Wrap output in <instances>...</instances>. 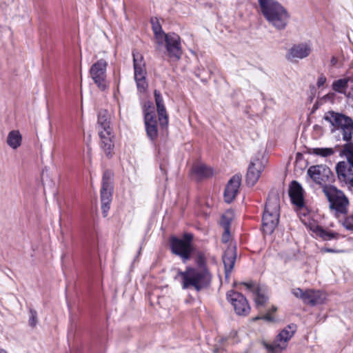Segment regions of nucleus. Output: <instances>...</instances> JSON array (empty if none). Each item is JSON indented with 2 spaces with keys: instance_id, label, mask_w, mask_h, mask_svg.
<instances>
[{
  "instance_id": "obj_1",
  "label": "nucleus",
  "mask_w": 353,
  "mask_h": 353,
  "mask_svg": "<svg viewBox=\"0 0 353 353\" xmlns=\"http://www.w3.org/2000/svg\"><path fill=\"white\" fill-rule=\"evenodd\" d=\"M181 276V287L183 290L191 289L200 292L208 288L212 281V276L205 267H188L178 274Z\"/></svg>"
},
{
  "instance_id": "obj_2",
  "label": "nucleus",
  "mask_w": 353,
  "mask_h": 353,
  "mask_svg": "<svg viewBox=\"0 0 353 353\" xmlns=\"http://www.w3.org/2000/svg\"><path fill=\"white\" fill-rule=\"evenodd\" d=\"M262 14L267 21L277 30L287 26L290 15L279 3L274 0H258Z\"/></svg>"
},
{
  "instance_id": "obj_3",
  "label": "nucleus",
  "mask_w": 353,
  "mask_h": 353,
  "mask_svg": "<svg viewBox=\"0 0 353 353\" xmlns=\"http://www.w3.org/2000/svg\"><path fill=\"white\" fill-rule=\"evenodd\" d=\"M279 211V196L277 194H272L268 196L262 219L263 230L265 234H271L276 228Z\"/></svg>"
},
{
  "instance_id": "obj_4",
  "label": "nucleus",
  "mask_w": 353,
  "mask_h": 353,
  "mask_svg": "<svg viewBox=\"0 0 353 353\" xmlns=\"http://www.w3.org/2000/svg\"><path fill=\"white\" fill-rule=\"evenodd\" d=\"M341 154L347 161H340L336 165V172L340 181L353 188V143L344 145Z\"/></svg>"
},
{
  "instance_id": "obj_5",
  "label": "nucleus",
  "mask_w": 353,
  "mask_h": 353,
  "mask_svg": "<svg viewBox=\"0 0 353 353\" xmlns=\"http://www.w3.org/2000/svg\"><path fill=\"white\" fill-rule=\"evenodd\" d=\"M323 192L330 203V208L334 210L336 214L347 213L349 200L343 192L333 185H325Z\"/></svg>"
},
{
  "instance_id": "obj_6",
  "label": "nucleus",
  "mask_w": 353,
  "mask_h": 353,
  "mask_svg": "<svg viewBox=\"0 0 353 353\" xmlns=\"http://www.w3.org/2000/svg\"><path fill=\"white\" fill-rule=\"evenodd\" d=\"M324 119L334 128L332 131L334 129L341 130L344 141H348L352 139L353 121L351 118L343 114L330 111L325 114Z\"/></svg>"
},
{
  "instance_id": "obj_7",
  "label": "nucleus",
  "mask_w": 353,
  "mask_h": 353,
  "mask_svg": "<svg viewBox=\"0 0 353 353\" xmlns=\"http://www.w3.org/2000/svg\"><path fill=\"white\" fill-rule=\"evenodd\" d=\"M192 239L193 235L189 233L185 234L183 239L171 237L170 243L172 252L180 256L184 262L189 260L192 252Z\"/></svg>"
},
{
  "instance_id": "obj_8",
  "label": "nucleus",
  "mask_w": 353,
  "mask_h": 353,
  "mask_svg": "<svg viewBox=\"0 0 353 353\" xmlns=\"http://www.w3.org/2000/svg\"><path fill=\"white\" fill-rule=\"evenodd\" d=\"M133 65L134 70V79L137 86L140 92H143L148 88L145 79L146 70L143 56L137 51H133Z\"/></svg>"
},
{
  "instance_id": "obj_9",
  "label": "nucleus",
  "mask_w": 353,
  "mask_h": 353,
  "mask_svg": "<svg viewBox=\"0 0 353 353\" xmlns=\"http://www.w3.org/2000/svg\"><path fill=\"white\" fill-rule=\"evenodd\" d=\"M108 63L104 59H99L90 69V74L94 83L101 90L108 88L106 80V68Z\"/></svg>"
},
{
  "instance_id": "obj_10",
  "label": "nucleus",
  "mask_w": 353,
  "mask_h": 353,
  "mask_svg": "<svg viewBox=\"0 0 353 353\" xmlns=\"http://www.w3.org/2000/svg\"><path fill=\"white\" fill-rule=\"evenodd\" d=\"M163 42L170 59L173 61H179L182 55V48L180 37L174 32L166 34L163 37Z\"/></svg>"
},
{
  "instance_id": "obj_11",
  "label": "nucleus",
  "mask_w": 353,
  "mask_h": 353,
  "mask_svg": "<svg viewBox=\"0 0 353 353\" xmlns=\"http://www.w3.org/2000/svg\"><path fill=\"white\" fill-rule=\"evenodd\" d=\"M295 331L296 325L294 324L288 325L278 334L276 340L270 344L265 345L266 348L273 353L281 352L285 348L288 341L292 337Z\"/></svg>"
},
{
  "instance_id": "obj_12",
  "label": "nucleus",
  "mask_w": 353,
  "mask_h": 353,
  "mask_svg": "<svg viewBox=\"0 0 353 353\" xmlns=\"http://www.w3.org/2000/svg\"><path fill=\"white\" fill-rule=\"evenodd\" d=\"M143 112L147 135L151 140H154L158 136V130L154 108L151 102L145 103Z\"/></svg>"
},
{
  "instance_id": "obj_13",
  "label": "nucleus",
  "mask_w": 353,
  "mask_h": 353,
  "mask_svg": "<svg viewBox=\"0 0 353 353\" xmlns=\"http://www.w3.org/2000/svg\"><path fill=\"white\" fill-rule=\"evenodd\" d=\"M292 293L296 298L301 299L305 304L310 305L321 304L325 299V294L319 290H306L303 291L297 288L292 289Z\"/></svg>"
},
{
  "instance_id": "obj_14",
  "label": "nucleus",
  "mask_w": 353,
  "mask_h": 353,
  "mask_svg": "<svg viewBox=\"0 0 353 353\" xmlns=\"http://www.w3.org/2000/svg\"><path fill=\"white\" fill-rule=\"evenodd\" d=\"M312 51V46L310 43L303 42L294 44L288 50L285 58L290 62H297L310 56Z\"/></svg>"
},
{
  "instance_id": "obj_15",
  "label": "nucleus",
  "mask_w": 353,
  "mask_h": 353,
  "mask_svg": "<svg viewBox=\"0 0 353 353\" xmlns=\"http://www.w3.org/2000/svg\"><path fill=\"white\" fill-rule=\"evenodd\" d=\"M227 299L233 305L238 315L245 316L249 314L250 307L246 298L242 294L230 290L227 293Z\"/></svg>"
},
{
  "instance_id": "obj_16",
  "label": "nucleus",
  "mask_w": 353,
  "mask_h": 353,
  "mask_svg": "<svg viewBox=\"0 0 353 353\" xmlns=\"http://www.w3.org/2000/svg\"><path fill=\"white\" fill-rule=\"evenodd\" d=\"M265 168L263 160L256 157L251 160L249 165L247 174L246 183L248 185L253 186L259 179L261 172Z\"/></svg>"
},
{
  "instance_id": "obj_17",
  "label": "nucleus",
  "mask_w": 353,
  "mask_h": 353,
  "mask_svg": "<svg viewBox=\"0 0 353 353\" xmlns=\"http://www.w3.org/2000/svg\"><path fill=\"white\" fill-rule=\"evenodd\" d=\"M307 174L316 183L322 184L328 180L332 172L326 165H318L310 166Z\"/></svg>"
},
{
  "instance_id": "obj_18",
  "label": "nucleus",
  "mask_w": 353,
  "mask_h": 353,
  "mask_svg": "<svg viewBox=\"0 0 353 353\" xmlns=\"http://www.w3.org/2000/svg\"><path fill=\"white\" fill-rule=\"evenodd\" d=\"M241 178L239 175L233 176L228 181L225 191L224 199L227 203H230L235 198L241 185Z\"/></svg>"
},
{
  "instance_id": "obj_19",
  "label": "nucleus",
  "mask_w": 353,
  "mask_h": 353,
  "mask_svg": "<svg viewBox=\"0 0 353 353\" xmlns=\"http://www.w3.org/2000/svg\"><path fill=\"white\" fill-rule=\"evenodd\" d=\"M289 195L292 203L299 208L304 205L303 190L296 181H293L289 188Z\"/></svg>"
},
{
  "instance_id": "obj_20",
  "label": "nucleus",
  "mask_w": 353,
  "mask_h": 353,
  "mask_svg": "<svg viewBox=\"0 0 353 353\" xmlns=\"http://www.w3.org/2000/svg\"><path fill=\"white\" fill-rule=\"evenodd\" d=\"M235 249L236 248L234 246L230 245L223 255V262L225 267L226 278L229 276L234 265L236 260Z\"/></svg>"
},
{
  "instance_id": "obj_21",
  "label": "nucleus",
  "mask_w": 353,
  "mask_h": 353,
  "mask_svg": "<svg viewBox=\"0 0 353 353\" xmlns=\"http://www.w3.org/2000/svg\"><path fill=\"white\" fill-rule=\"evenodd\" d=\"M154 98L160 125L163 127L167 126L168 123V116L163 104V100L161 94L157 90L154 91Z\"/></svg>"
},
{
  "instance_id": "obj_22",
  "label": "nucleus",
  "mask_w": 353,
  "mask_h": 353,
  "mask_svg": "<svg viewBox=\"0 0 353 353\" xmlns=\"http://www.w3.org/2000/svg\"><path fill=\"white\" fill-rule=\"evenodd\" d=\"M111 133L110 128L99 130V134L101 141V146L107 156L110 155L113 148Z\"/></svg>"
},
{
  "instance_id": "obj_23",
  "label": "nucleus",
  "mask_w": 353,
  "mask_h": 353,
  "mask_svg": "<svg viewBox=\"0 0 353 353\" xmlns=\"http://www.w3.org/2000/svg\"><path fill=\"white\" fill-rule=\"evenodd\" d=\"M192 172L197 179L209 177L213 174L212 168L202 163L194 165L192 168Z\"/></svg>"
},
{
  "instance_id": "obj_24",
  "label": "nucleus",
  "mask_w": 353,
  "mask_h": 353,
  "mask_svg": "<svg viewBox=\"0 0 353 353\" xmlns=\"http://www.w3.org/2000/svg\"><path fill=\"white\" fill-rule=\"evenodd\" d=\"M310 229L317 236L321 237L324 241H330L338 236L337 233L325 230L318 225L311 226Z\"/></svg>"
},
{
  "instance_id": "obj_25",
  "label": "nucleus",
  "mask_w": 353,
  "mask_h": 353,
  "mask_svg": "<svg viewBox=\"0 0 353 353\" xmlns=\"http://www.w3.org/2000/svg\"><path fill=\"white\" fill-rule=\"evenodd\" d=\"M349 82H353V77H347L333 81L332 88L338 93L346 94V90Z\"/></svg>"
},
{
  "instance_id": "obj_26",
  "label": "nucleus",
  "mask_w": 353,
  "mask_h": 353,
  "mask_svg": "<svg viewBox=\"0 0 353 353\" xmlns=\"http://www.w3.org/2000/svg\"><path fill=\"white\" fill-rule=\"evenodd\" d=\"M21 142L22 137L19 130H12L8 133L6 143L12 149H17L21 145Z\"/></svg>"
},
{
  "instance_id": "obj_27",
  "label": "nucleus",
  "mask_w": 353,
  "mask_h": 353,
  "mask_svg": "<svg viewBox=\"0 0 353 353\" xmlns=\"http://www.w3.org/2000/svg\"><path fill=\"white\" fill-rule=\"evenodd\" d=\"M234 219V212L232 210L225 211L221 216L220 225L223 229H230V224Z\"/></svg>"
},
{
  "instance_id": "obj_28",
  "label": "nucleus",
  "mask_w": 353,
  "mask_h": 353,
  "mask_svg": "<svg viewBox=\"0 0 353 353\" xmlns=\"http://www.w3.org/2000/svg\"><path fill=\"white\" fill-rule=\"evenodd\" d=\"M152 22V30L154 34V37L157 40V42L159 45H162L163 43V37L166 34L161 28V26L159 25L158 22L154 23Z\"/></svg>"
},
{
  "instance_id": "obj_29",
  "label": "nucleus",
  "mask_w": 353,
  "mask_h": 353,
  "mask_svg": "<svg viewBox=\"0 0 353 353\" xmlns=\"http://www.w3.org/2000/svg\"><path fill=\"white\" fill-rule=\"evenodd\" d=\"M99 130L109 129L110 125L108 121V113L106 111L100 112L98 115Z\"/></svg>"
},
{
  "instance_id": "obj_30",
  "label": "nucleus",
  "mask_w": 353,
  "mask_h": 353,
  "mask_svg": "<svg viewBox=\"0 0 353 353\" xmlns=\"http://www.w3.org/2000/svg\"><path fill=\"white\" fill-rule=\"evenodd\" d=\"M253 294L254 295V301L257 307L263 306L268 299L260 288Z\"/></svg>"
},
{
  "instance_id": "obj_31",
  "label": "nucleus",
  "mask_w": 353,
  "mask_h": 353,
  "mask_svg": "<svg viewBox=\"0 0 353 353\" xmlns=\"http://www.w3.org/2000/svg\"><path fill=\"white\" fill-rule=\"evenodd\" d=\"M312 153L315 155L326 157L332 155L334 153V150L330 148H316L312 149Z\"/></svg>"
},
{
  "instance_id": "obj_32",
  "label": "nucleus",
  "mask_w": 353,
  "mask_h": 353,
  "mask_svg": "<svg viewBox=\"0 0 353 353\" xmlns=\"http://www.w3.org/2000/svg\"><path fill=\"white\" fill-rule=\"evenodd\" d=\"M113 174L109 170L104 172L102 178V187L101 188H113L112 187V179Z\"/></svg>"
},
{
  "instance_id": "obj_33",
  "label": "nucleus",
  "mask_w": 353,
  "mask_h": 353,
  "mask_svg": "<svg viewBox=\"0 0 353 353\" xmlns=\"http://www.w3.org/2000/svg\"><path fill=\"white\" fill-rule=\"evenodd\" d=\"M101 210L103 216H108V212L110 210V205L112 201V199H101Z\"/></svg>"
},
{
  "instance_id": "obj_34",
  "label": "nucleus",
  "mask_w": 353,
  "mask_h": 353,
  "mask_svg": "<svg viewBox=\"0 0 353 353\" xmlns=\"http://www.w3.org/2000/svg\"><path fill=\"white\" fill-rule=\"evenodd\" d=\"M113 188H101V199H112Z\"/></svg>"
},
{
  "instance_id": "obj_35",
  "label": "nucleus",
  "mask_w": 353,
  "mask_h": 353,
  "mask_svg": "<svg viewBox=\"0 0 353 353\" xmlns=\"http://www.w3.org/2000/svg\"><path fill=\"white\" fill-rule=\"evenodd\" d=\"M37 323V313L34 310H30L29 324L34 327Z\"/></svg>"
},
{
  "instance_id": "obj_36",
  "label": "nucleus",
  "mask_w": 353,
  "mask_h": 353,
  "mask_svg": "<svg viewBox=\"0 0 353 353\" xmlns=\"http://www.w3.org/2000/svg\"><path fill=\"white\" fill-rule=\"evenodd\" d=\"M240 284L245 285L246 288L252 294H254L259 288V287L252 281L248 283H241Z\"/></svg>"
},
{
  "instance_id": "obj_37",
  "label": "nucleus",
  "mask_w": 353,
  "mask_h": 353,
  "mask_svg": "<svg viewBox=\"0 0 353 353\" xmlns=\"http://www.w3.org/2000/svg\"><path fill=\"white\" fill-rule=\"evenodd\" d=\"M344 227L350 230H353V216L347 217L343 222Z\"/></svg>"
},
{
  "instance_id": "obj_38",
  "label": "nucleus",
  "mask_w": 353,
  "mask_h": 353,
  "mask_svg": "<svg viewBox=\"0 0 353 353\" xmlns=\"http://www.w3.org/2000/svg\"><path fill=\"white\" fill-rule=\"evenodd\" d=\"M327 78L323 74H321L317 79L316 85L318 88H321L326 83Z\"/></svg>"
},
{
  "instance_id": "obj_39",
  "label": "nucleus",
  "mask_w": 353,
  "mask_h": 353,
  "mask_svg": "<svg viewBox=\"0 0 353 353\" xmlns=\"http://www.w3.org/2000/svg\"><path fill=\"white\" fill-rule=\"evenodd\" d=\"M259 319H264V320H265L267 321H273L274 318L272 317V316L271 314H266L263 315V316H258L254 317L252 319V321H255L259 320Z\"/></svg>"
},
{
  "instance_id": "obj_40",
  "label": "nucleus",
  "mask_w": 353,
  "mask_h": 353,
  "mask_svg": "<svg viewBox=\"0 0 353 353\" xmlns=\"http://www.w3.org/2000/svg\"><path fill=\"white\" fill-rule=\"evenodd\" d=\"M230 229H224V232L223 233L221 241L223 243H227L229 241L230 238Z\"/></svg>"
},
{
  "instance_id": "obj_41",
  "label": "nucleus",
  "mask_w": 353,
  "mask_h": 353,
  "mask_svg": "<svg viewBox=\"0 0 353 353\" xmlns=\"http://www.w3.org/2000/svg\"><path fill=\"white\" fill-rule=\"evenodd\" d=\"M321 252H332V253H334V252H339V251L338 250H333V249H331V248H322L321 250Z\"/></svg>"
},
{
  "instance_id": "obj_42",
  "label": "nucleus",
  "mask_w": 353,
  "mask_h": 353,
  "mask_svg": "<svg viewBox=\"0 0 353 353\" xmlns=\"http://www.w3.org/2000/svg\"><path fill=\"white\" fill-rule=\"evenodd\" d=\"M347 98L350 100L351 102H353V85L351 88V90L347 94Z\"/></svg>"
},
{
  "instance_id": "obj_43",
  "label": "nucleus",
  "mask_w": 353,
  "mask_h": 353,
  "mask_svg": "<svg viewBox=\"0 0 353 353\" xmlns=\"http://www.w3.org/2000/svg\"><path fill=\"white\" fill-rule=\"evenodd\" d=\"M203 262H204V259H203V256H199L198 261H197V263L199 265V267H203L202 264L203 263Z\"/></svg>"
},
{
  "instance_id": "obj_44",
  "label": "nucleus",
  "mask_w": 353,
  "mask_h": 353,
  "mask_svg": "<svg viewBox=\"0 0 353 353\" xmlns=\"http://www.w3.org/2000/svg\"><path fill=\"white\" fill-rule=\"evenodd\" d=\"M331 63L332 65H335L336 63V59L335 57H332L331 59Z\"/></svg>"
},
{
  "instance_id": "obj_45",
  "label": "nucleus",
  "mask_w": 353,
  "mask_h": 353,
  "mask_svg": "<svg viewBox=\"0 0 353 353\" xmlns=\"http://www.w3.org/2000/svg\"><path fill=\"white\" fill-rule=\"evenodd\" d=\"M276 310V307H272V312H275Z\"/></svg>"
},
{
  "instance_id": "obj_46",
  "label": "nucleus",
  "mask_w": 353,
  "mask_h": 353,
  "mask_svg": "<svg viewBox=\"0 0 353 353\" xmlns=\"http://www.w3.org/2000/svg\"><path fill=\"white\" fill-rule=\"evenodd\" d=\"M216 352H217V350H215L214 351V353H216Z\"/></svg>"
}]
</instances>
